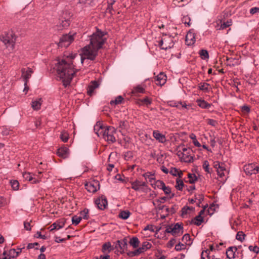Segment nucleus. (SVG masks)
Segmentation results:
<instances>
[{"label": "nucleus", "instance_id": "obj_1", "mask_svg": "<svg viewBox=\"0 0 259 259\" xmlns=\"http://www.w3.org/2000/svg\"><path fill=\"white\" fill-rule=\"evenodd\" d=\"M106 33L99 29L90 36V42L81 49L79 54H71L58 61L56 65L58 76L62 80L63 85H69L75 72L79 69L77 65H82L88 60H94L99 49L106 41Z\"/></svg>", "mask_w": 259, "mask_h": 259}, {"label": "nucleus", "instance_id": "obj_2", "mask_svg": "<svg viewBox=\"0 0 259 259\" xmlns=\"http://www.w3.org/2000/svg\"><path fill=\"white\" fill-rule=\"evenodd\" d=\"M1 40L10 51L13 50L15 43L16 37L12 31H9L1 37Z\"/></svg>", "mask_w": 259, "mask_h": 259}, {"label": "nucleus", "instance_id": "obj_3", "mask_svg": "<svg viewBox=\"0 0 259 259\" xmlns=\"http://www.w3.org/2000/svg\"><path fill=\"white\" fill-rule=\"evenodd\" d=\"M192 150L190 148L182 147L177 152V155L181 161L186 162H191L193 160V157L191 155Z\"/></svg>", "mask_w": 259, "mask_h": 259}, {"label": "nucleus", "instance_id": "obj_4", "mask_svg": "<svg viewBox=\"0 0 259 259\" xmlns=\"http://www.w3.org/2000/svg\"><path fill=\"white\" fill-rule=\"evenodd\" d=\"M76 36V33L71 31L68 34L63 35L60 38L59 46L61 47H68L74 40Z\"/></svg>", "mask_w": 259, "mask_h": 259}, {"label": "nucleus", "instance_id": "obj_5", "mask_svg": "<svg viewBox=\"0 0 259 259\" xmlns=\"http://www.w3.org/2000/svg\"><path fill=\"white\" fill-rule=\"evenodd\" d=\"M116 129L114 127L107 126L102 137L108 143H114L116 141Z\"/></svg>", "mask_w": 259, "mask_h": 259}, {"label": "nucleus", "instance_id": "obj_6", "mask_svg": "<svg viewBox=\"0 0 259 259\" xmlns=\"http://www.w3.org/2000/svg\"><path fill=\"white\" fill-rule=\"evenodd\" d=\"M165 232L171 233L173 236H179L183 233V227L182 224L177 223L174 225L167 226Z\"/></svg>", "mask_w": 259, "mask_h": 259}, {"label": "nucleus", "instance_id": "obj_7", "mask_svg": "<svg viewBox=\"0 0 259 259\" xmlns=\"http://www.w3.org/2000/svg\"><path fill=\"white\" fill-rule=\"evenodd\" d=\"M213 167L216 169L217 174L220 178L225 177L224 181H226L228 177H226V176L228 174L229 172L225 167V164L219 161H215L213 163Z\"/></svg>", "mask_w": 259, "mask_h": 259}, {"label": "nucleus", "instance_id": "obj_8", "mask_svg": "<svg viewBox=\"0 0 259 259\" xmlns=\"http://www.w3.org/2000/svg\"><path fill=\"white\" fill-rule=\"evenodd\" d=\"M152 247V244L148 241L143 242L142 246L134 251H131L128 253L130 256H138L141 253L144 252Z\"/></svg>", "mask_w": 259, "mask_h": 259}, {"label": "nucleus", "instance_id": "obj_9", "mask_svg": "<svg viewBox=\"0 0 259 259\" xmlns=\"http://www.w3.org/2000/svg\"><path fill=\"white\" fill-rule=\"evenodd\" d=\"M85 187L88 192L95 193L100 189L99 182L97 180L91 181L85 184Z\"/></svg>", "mask_w": 259, "mask_h": 259}, {"label": "nucleus", "instance_id": "obj_10", "mask_svg": "<svg viewBox=\"0 0 259 259\" xmlns=\"http://www.w3.org/2000/svg\"><path fill=\"white\" fill-rule=\"evenodd\" d=\"M244 170L246 175H251L259 172V167L253 163H250L244 166Z\"/></svg>", "mask_w": 259, "mask_h": 259}, {"label": "nucleus", "instance_id": "obj_11", "mask_svg": "<svg viewBox=\"0 0 259 259\" xmlns=\"http://www.w3.org/2000/svg\"><path fill=\"white\" fill-rule=\"evenodd\" d=\"M129 126L128 122L126 120H119L117 123L116 130L122 134V135L126 134Z\"/></svg>", "mask_w": 259, "mask_h": 259}, {"label": "nucleus", "instance_id": "obj_12", "mask_svg": "<svg viewBox=\"0 0 259 259\" xmlns=\"http://www.w3.org/2000/svg\"><path fill=\"white\" fill-rule=\"evenodd\" d=\"M18 255V252H17L15 249H11L8 253H7L6 251H4L0 259H14L16 258Z\"/></svg>", "mask_w": 259, "mask_h": 259}, {"label": "nucleus", "instance_id": "obj_13", "mask_svg": "<svg viewBox=\"0 0 259 259\" xmlns=\"http://www.w3.org/2000/svg\"><path fill=\"white\" fill-rule=\"evenodd\" d=\"M22 77L24 81V85H26L27 82L33 73V71L30 68H23L21 70Z\"/></svg>", "mask_w": 259, "mask_h": 259}, {"label": "nucleus", "instance_id": "obj_14", "mask_svg": "<svg viewBox=\"0 0 259 259\" xmlns=\"http://www.w3.org/2000/svg\"><path fill=\"white\" fill-rule=\"evenodd\" d=\"M95 204L99 209L103 210L107 206L108 202L106 198L101 196L95 200Z\"/></svg>", "mask_w": 259, "mask_h": 259}, {"label": "nucleus", "instance_id": "obj_15", "mask_svg": "<svg viewBox=\"0 0 259 259\" xmlns=\"http://www.w3.org/2000/svg\"><path fill=\"white\" fill-rule=\"evenodd\" d=\"M70 24V20L68 18H61L57 25L58 30H62L67 28Z\"/></svg>", "mask_w": 259, "mask_h": 259}, {"label": "nucleus", "instance_id": "obj_16", "mask_svg": "<svg viewBox=\"0 0 259 259\" xmlns=\"http://www.w3.org/2000/svg\"><path fill=\"white\" fill-rule=\"evenodd\" d=\"M106 127L103 126L102 123L100 122H97L94 126V132L98 137L102 136Z\"/></svg>", "mask_w": 259, "mask_h": 259}, {"label": "nucleus", "instance_id": "obj_17", "mask_svg": "<svg viewBox=\"0 0 259 259\" xmlns=\"http://www.w3.org/2000/svg\"><path fill=\"white\" fill-rule=\"evenodd\" d=\"M166 80V76L163 73L160 72L156 76H155L156 84L158 85H162Z\"/></svg>", "mask_w": 259, "mask_h": 259}, {"label": "nucleus", "instance_id": "obj_18", "mask_svg": "<svg viewBox=\"0 0 259 259\" xmlns=\"http://www.w3.org/2000/svg\"><path fill=\"white\" fill-rule=\"evenodd\" d=\"M153 136L157 141L161 143H164L166 141L165 135L161 134L158 131H154Z\"/></svg>", "mask_w": 259, "mask_h": 259}, {"label": "nucleus", "instance_id": "obj_19", "mask_svg": "<svg viewBox=\"0 0 259 259\" xmlns=\"http://www.w3.org/2000/svg\"><path fill=\"white\" fill-rule=\"evenodd\" d=\"M58 155L63 158H66L69 156V151L66 147H61L59 148L57 151Z\"/></svg>", "mask_w": 259, "mask_h": 259}, {"label": "nucleus", "instance_id": "obj_20", "mask_svg": "<svg viewBox=\"0 0 259 259\" xmlns=\"http://www.w3.org/2000/svg\"><path fill=\"white\" fill-rule=\"evenodd\" d=\"M131 188L136 191H139L141 190V187L146 186V183L144 182L136 180L131 183Z\"/></svg>", "mask_w": 259, "mask_h": 259}, {"label": "nucleus", "instance_id": "obj_21", "mask_svg": "<svg viewBox=\"0 0 259 259\" xmlns=\"http://www.w3.org/2000/svg\"><path fill=\"white\" fill-rule=\"evenodd\" d=\"M99 86V84L96 81H92L89 85L88 88L87 93L89 95L92 96L94 93V90L98 88Z\"/></svg>", "mask_w": 259, "mask_h": 259}, {"label": "nucleus", "instance_id": "obj_22", "mask_svg": "<svg viewBox=\"0 0 259 259\" xmlns=\"http://www.w3.org/2000/svg\"><path fill=\"white\" fill-rule=\"evenodd\" d=\"M127 246V239L124 238L122 240H117L115 244V248H119L121 252H123L125 247Z\"/></svg>", "mask_w": 259, "mask_h": 259}, {"label": "nucleus", "instance_id": "obj_23", "mask_svg": "<svg viewBox=\"0 0 259 259\" xmlns=\"http://www.w3.org/2000/svg\"><path fill=\"white\" fill-rule=\"evenodd\" d=\"M237 251L236 247H229L226 251L227 257L229 259H233L235 258V253Z\"/></svg>", "mask_w": 259, "mask_h": 259}, {"label": "nucleus", "instance_id": "obj_24", "mask_svg": "<svg viewBox=\"0 0 259 259\" xmlns=\"http://www.w3.org/2000/svg\"><path fill=\"white\" fill-rule=\"evenodd\" d=\"M42 103L41 98L34 100L31 102V107L34 110H38L40 109Z\"/></svg>", "mask_w": 259, "mask_h": 259}, {"label": "nucleus", "instance_id": "obj_25", "mask_svg": "<svg viewBox=\"0 0 259 259\" xmlns=\"http://www.w3.org/2000/svg\"><path fill=\"white\" fill-rule=\"evenodd\" d=\"M23 177L25 180L32 182L33 184H36L38 182V180L33 178L30 172H25L23 173Z\"/></svg>", "mask_w": 259, "mask_h": 259}, {"label": "nucleus", "instance_id": "obj_26", "mask_svg": "<svg viewBox=\"0 0 259 259\" xmlns=\"http://www.w3.org/2000/svg\"><path fill=\"white\" fill-rule=\"evenodd\" d=\"M143 176L146 180H148L149 181L152 186L153 185L154 183H155V179L153 174L148 172L144 174Z\"/></svg>", "mask_w": 259, "mask_h": 259}, {"label": "nucleus", "instance_id": "obj_27", "mask_svg": "<svg viewBox=\"0 0 259 259\" xmlns=\"http://www.w3.org/2000/svg\"><path fill=\"white\" fill-rule=\"evenodd\" d=\"M196 102L197 103L198 105L203 109H208L211 106V104L208 103L204 100L198 99L197 100Z\"/></svg>", "mask_w": 259, "mask_h": 259}, {"label": "nucleus", "instance_id": "obj_28", "mask_svg": "<svg viewBox=\"0 0 259 259\" xmlns=\"http://www.w3.org/2000/svg\"><path fill=\"white\" fill-rule=\"evenodd\" d=\"M167 41L164 42L163 47H162L161 49L166 50L168 49H170L174 46V42L172 39L171 37L166 38Z\"/></svg>", "mask_w": 259, "mask_h": 259}, {"label": "nucleus", "instance_id": "obj_29", "mask_svg": "<svg viewBox=\"0 0 259 259\" xmlns=\"http://www.w3.org/2000/svg\"><path fill=\"white\" fill-rule=\"evenodd\" d=\"M145 91V87L142 85H138L133 88L132 90L133 94L144 93Z\"/></svg>", "mask_w": 259, "mask_h": 259}, {"label": "nucleus", "instance_id": "obj_30", "mask_svg": "<svg viewBox=\"0 0 259 259\" xmlns=\"http://www.w3.org/2000/svg\"><path fill=\"white\" fill-rule=\"evenodd\" d=\"M113 249V247L110 242H108L104 243L102 246V251L104 252L109 253Z\"/></svg>", "mask_w": 259, "mask_h": 259}, {"label": "nucleus", "instance_id": "obj_31", "mask_svg": "<svg viewBox=\"0 0 259 259\" xmlns=\"http://www.w3.org/2000/svg\"><path fill=\"white\" fill-rule=\"evenodd\" d=\"M130 244L134 248H137L140 244V241L137 237H134L130 239Z\"/></svg>", "mask_w": 259, "mask_h": 259}, {"label": "nucleus", "instance_id": "obj_32", "mask_svg": "<svg viewBox=\"0 0 259 259\" xmlns=\"http://www.w3.org/2000/svg\"><path fill=\"white\" fill-rule=\"evenodd\" d=\"M203 218L202 216L197 215L193 220H192V222L194 225L200 226L203 222Z\"/></svg>", "mask_w": 259, "mask_h": 259}, {"label": "nucleus", "instance_id": "obj_33", "mask_svg": "<svg viewBox=\"0 0 259 259\" xmlns=\"http://www.w3.org/2000/svg\"><path fill=\"white\" fill-rule=\"evenodd\" d=\"M131 214L128 210L121 211L119 214V217L123 220L128 219Z\"/></svg>", "mask_w": 259, "mask_h": 259}, {"label": "nucleus", "instance_id": "obj_34", "mask_svg": "<svg viewBox=\"0 0 259 259\" xmlns=\"http://www.w3.org/2000/svg\"><path fill=\"white\" fill-rule=\"evenodd\" d=\"M203 168L205 171L208 174H211L212 169L209 168V162L207 160H204L203 162Z\"/></svg>", "mask_w": 259, "mask_h": 259}, {"label": "nucleus", "instance_id": "obj_35", "mask_svg": "<svg viewBox=\"0 0 259 259\" xmlns=\"http://www.w3.org/2000/svg\"><path fill=\"white\" fill-rule=\"evenodd\" d=\"M167 198L166 197H161L158 199L155 200L153 202V204L154 206H159V203H163L165 202L167 200Z\"/></svg>", "mask_w": 259, "mask_h": 259}, {"label": "nucleus", "instance_id": "obj_36", "mask_svg": "<svg viewBox=\"0 0 259 259\" xmlns=\"http://www.w3.org/2000/svg\"><path fill=\"white\" fill-rule=\"evenodd\" d=\"M123 100V98L121 96H118L114 100L110 101V104L111 105L119 104L121 103Z\"/></svg>", "mask_w": 259, "mask_h": 259}, {"label": "nucleus", "instance_id": "obj_37", "mask_svg": "<svg viewBox=\"0 0 259 259\" xmlns=\"http://www.w3.org/2000/svg\"><path fill=\"white\" fill-rule=\"evenodd\" d=\"M209 84L206 82L201 83L198 85V88L201 91L207 92L208 91V87Z\"/></svg>", "mask_w": 259, "mask_h": 259}, {"label": "nucleus", "instance_id": "obj_38", "mask_svg": "<svg viewBox=\"0 0 259 259\" xmlns=\"http://www.w3.org/2000/svg\"><path fill=\"white\" fill-rule=\"evenodd\" d=\"M140 102L143 105L148 106L151 104L152 100L148 97H146L144 99L140 100Z\"/></svg>", "mask_w": 259, "mask_h": 259}, {"label": "nucleus", "instance_id": "obj_39", "mask_svg": "<svg viewBox=\"0 0 259 259\" xmlns=\"http://www.w3.org/2000/svg\"><path fill=\"white\" fill-rule=\"evenodd\" d=\"M69 138V135L68 133L66 131H63L60 135V138L62 140V141L64 142H66Z\"/></svg>", "mask_w": 259, "mask_h": 259}, {"label": "nucleus", "instance_id": "obj_40", "mask_svg": "<svg viewBox=\"0 0 259 259\" xmlns=\"http://www.w3.org/2000/svg\"><path fill=\"white\" fill-rule=\"evenodd\" d=\"M188 179V181L191 184L194 183L197 180V177L194 174H189Z\"/></svg>", "mask_w": 259, "mask_h": 259}, {"label": "nucleus", "instance_id": "obj_41", "mask_svg": "<svg viewBox=\"0 0 259 259\" xmlns=\"http://www.w3.org/2000/svg\"><path fill=\"white\" fill-rule=\"evenodd\" d=\"M199 55L202 59H206L208 58L209 55L208 52L205 50H201L199 52Z\"/></svg>", "mask_w": 259, "mask_h": 259}, {"label": "nucleus", "instance_id": "obj_42", "mask_svg": "<svg viewBox=\"0 0 259 259\" xmlns=\"http://www.w3.org/2000/svg\"><path fill=\"white\" fill-rule=\"evenodd\" d=\"M189 40L191 41L190 43H194L195 41V37L194 36V34L191 32L188 33L186 36V40L188 41Z\"/></svg>", "mask_w": 259, "mask_h": 259}, {"label": "nucleus", "instance_id": "obj_43", "mask_svg": "<svg viewBox=\"0 0 259 259\" xmlns=\"http://www.w3.org/2000/svg\"><path fill=\"white\" fill-rule=\"evenodd\" d=\"M10 184L12 186V188L14 190H17L19 189V184L18 181L17 180H11L10 181Z\"/></svg>", "mask_w": 259, "mask_h": 259}, {"label": "nucleus", "instance_id": "obj_44", "mask_svg": "<svg viewBox=\"0 0 259 259\" xmlns=\"http://www.w3.org/2000/svg\"><path fill=\"white\" fill-rule=\"evenodd\" d=\"M182 241L184 242L185 244L188 245H190L192 243L190 240V236L188 234H186L183 236Z\"/></svg>", "mask_w": 259, "mask_h": 259}, {"label": "nucleus", "instance_id": "obj_45", "mask_svg": "<svg viewBox=\"0 0 259 259\" xmlns=\"http://www.w3.org/2000/svg\"><path fill=\"white\" fill-rule=\"evenodd\" d=\"M184 184L182 180L177 179L176 181V188L179 190H182Z\"/></svg>", "mask_w": 259, "mask_h": 259}, {"label": "nucleus", "instance_id": "obj_46", "mask_svg": "<svg viewBox=\"0 0 259 259\" xmlns=\"http://www.w3.org/2000/svg\"><path fill=\"white\" fill-rule=\"evenodd\" d=\"M170 173L172 175L175 176L178 175L180 177H181V175H183L182 172L181 171H179L178 169H177L176 168H171V169L170 171Z\"/></svg>", "mask_w": 259, "mask_h": 259}, {"label": "nucleus", "instance_id": "obj_47", "mask_svg": "<svg viewBox=\"0 0 259 259\" xmlns=\"http://www.w3.org/2000/svg\"><path fill=\"white\" fill-rule=\"evenodd\" d=\"M245 236V234L242 231H239L237 233L236 238L242 242L244 239Z\"/></svg>", "mask_w": 259, "mask_h": 259}, {"label": "nucleus", "instance_id": "obj_48", "mask_svg": "<svg viewBox=\"0 0 259 259\" xmlns=\"http://www.w3.org/2000/svg\"><path fill=\"white\" fill-rule=\"evenodd\" d=\"M209 250L203 251L201 254V259H210V257L209 256Z\"/></svg>", "mask_w": 259, "mask_h": 259}, {"label": "nucleus", "instance_id": "obj_49", "mask_svg": "<svg viewBox=\"0 0 259 259\" xmlns=\"http://www.w3.org/2000/svg\"><path fill=\"white\" fill-rule=\"evenodd\" d=\"M193 209V208L192 207L184 206L182 209V215L183 217H184V215L187 214L189 211L192 210Z\"/></svg>", "mask_w": 259, "mask_h": 259}, {"label": "nucleus", "instance_id": "obj_50", "mask_svg": "<svg viewBox=\"0 0 259 259\" xmlns=\"http://www.w3.org/2000/svg\"><path fill=\"white\" fill-rule=\"evenodd\" d=\"M81 220V217H78L77 215H74L72 218V224L75 225H78L80 222Z\"/></svg>", "mask_w": 259, "mask_h": 259}, {"label": "nucleus", "instance_id": "obj_51", "mask_svg": "<svg viewBox=\"0 0 259 259\" xmlns=\"http://www.w3.org/2000/svg\"><path fill=\"white\" fill-rule=\"evenodd\" d=\"M155 186H156L158 188L160 189H163L164 187L165 186V184L163 182L158 180L157 181H155V183H154Z\"/></svg>", "mask_w": 259, "mask_h": 259}, {"label": "nucleus", "instance_id": "obj_52", "mask_svg": "<svg viewBox=\"0 0 259 259\" xmlns=\"http://www.w3.org/2000/svg\"><path fill=\"white\" fill-rule=\"evenodd\" d=\"M88 213L89 210L88 209H84L82 211L80 212V217L81 219H88Z\"/></svg>", "mask_w": 259, "mask_h": 259}, {"label": "nucleus", "instance_id": "obj_53", "mask_svg": "<svg viewBox=\"0 0 259 259\" xmlns=\"http://www.w3.org/2000/svg\"><path fill=\"white\" fill-rule=\"evenodd\" d=\"M232 25L231 21H227V22H224L222 24H221L220 26V29H224Z\"/></svg>", "mask_w": 259, "mask_h": 259}, {"label": "nucleus", "instance_id": "obj_54", "mask_svg": "<svg viewBox=\"0 0 259 259\" xmlns=\"http://www.w3.org/2000/svg\"><path fill=\"white\" fill-rule=\"evenodd\" d=\"M63 225H60L59 224L54 223L51 226V231H52L54 230H59L60 229L63 228Z\"/></svg>", "mask_w": 259, "mask_h": 259}, {"label": "nucleus", "instance_id": "obj_55", "mask_svg": "<svg viewBox=\"0 0 259 259\" xmlns=\"http://www.w3.org/2000/svg\"><path fill=\"white\" fill-rule=\"evenodd\" d=\"M186 248V245L181 243H179L175 246V249L177 251H181Z\"/></svg>", "mask_w": 259, "mask_h": 259}, {"label": "nucleus", "instance_id": "obj_56", "mask_svg": "<svg viewBox=\"0 0 259 259\" xmlns=\"http://www.w3.org/2000/svg\"><path fill=\"white\" fill-rule=\"evenodd\" d=\"M248 248L250 251H252L254 253H255L256 254H257L259 252V247L258 246H257L256 245H254V246L250 245L248 247Z\"/></svg>", "mask_w": 259, "mask_h": 259}, {"label": "nucleus", "instance_id": "obj_57", "mask_svg": "<svg viewBox=\"0 0 259 259\" xmlns=\"http://www.w3.org/2000/svg\"><path fill=\"white\" fill-rule=\"evenodd\" d=\"M191 19L188 16H184L182 19V22L188 26H190Z\"/></svg>", "mask_w": 259, "mask_h": 259}, {"label": "nucleus", "instance_id": "obj_58", "mask_svg": "<svg viewBox=\"0 0 259 259\" xmlns=\"http://www.w3.org/2000/svg\"><path fill=\"white\" fill-rule=\"evenodd\" d=\"M2 133L3 135L7 136L10 134L11 130L7 127H4Z\"/></svg>", "mask_w": 259, "mask_h": 259}, {"label": "nucleus", "instance_id": "obj_59", "mask_svg": "<svg viewBox=\"0 0 259 259\" xmlns=\"http://www.w3.org/2000/svg\"><path fill=\"white\" fill-rule=\"evenodd\" d=\"M162 190L166 195L169 194L171 193V189L169 187H166V186H165L163 188Z\"/></svg>", "mask_w": 259, "mask_h": 259}, {"label": "nucleus", "instance_id": "obj_60", "mask_svg": "<svg viewBox=\"0 0 259 259\" xmlns=\"http://www.w3.org/2000/svg\"><path fill=\"white\" fill-rule=\"evenodd\" d=\"M258 12H259V8L257 7H253L250 9V13L252 15Z\"/></svg>", "mask_w": 259, "mask_h": 259}, {"label": "nucleus", "instance_id": "obj_61", "mask_svg": "<svg viewBox=\"0 0 259 259\" xmlns=\"http://www.w3.org/2000/svg\"><path fill=\"white\" fill-rule=\"evenodd\" d=\"M79 3L83 4L91 5L93 0H78Z\"/></svg>", "mask_w": 259, "mask_h": 259}, {"label": "nucleus", "instance_id": "obj_62", "mask_svg": "<svg viewBox=\"0 0 259 259\" xmlns=\"http://www.w3.org/2000/svg\"><path fill=\"white\" fill-rule=\"evenodd\" d=\"M176 242L175 239H171L167 243V246L168 247H172Z\"/></svg>", "mask_w": 259, "mask_h": 259}, {"label": "nucleus", "instance_id": "obj_63", "mask_svg": "<svg viewBox=\"0 0 259 259\" xmlns=\"http://www.w3.org/2000/svg\"><path fill=\"white\" fill-rule=\"evenodd\" d=\"M195 200H198V203H200L203 200V196L202 195H195Z\"/></svg>", "mask_w": 259, "mask_h": 259}, {"label": "nucleus", "instance_id": "obj_64", "mask_svg": "<svg viewBox=\"0 0 259 259\" xmlns=\"http://www.w3.org/2000/svg\"><path fill=\"white\" fill-rule=\"evenodd\" d=\"M167 41V40L166 38H162L160 41L158 42V45L162 48V47H163L164 42H166Z\"/></svg>", "mask_w": 259, "mask_h": 259}]
</instances>
